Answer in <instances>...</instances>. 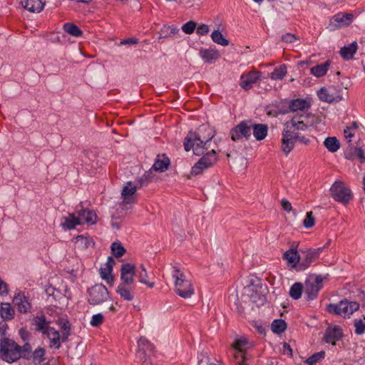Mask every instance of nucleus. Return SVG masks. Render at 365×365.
<instances>
[{"instance_id":"1","label":"nucleus","mask_w":365,"mask_h":365,"mask_svg":"<svg viewBox=\"0 0 365 365\" xmlns=\"http://www.w3.org/2000/svg\"><path fill=\"white\" fill-rule=\"evenodd\" d=\"M214 135V131L208 125H201L195 131L190 130L185 138V150L192 149L195 155H201L210 148Z\"/></svg>"},{"instance_id":"2","label":"nucleus","mask_w":365,"mask_h":365,"mask_svg":"<svg viewBox=\"0 0 365 365\" xmlns=\"http://www.w3.org/2000/svg\"><path fill=\"white\" fill-rule=\"evenodd\" d=\"M172 277L175 279V292L180 297L187 299L194 294L192 282L177 267H173Z\"/></svg>"},{"instance_id":"3","label":"nucleus","mask_w":365,"mask_h":365,"mask_svg":"<svg viewBox=\"0 0 365 365\" xmlns=\"http://www.w3.org/2000/svg\"><path fill=\"white\" fill-rule=\"evenodd\" d=\"M20 346L14 340L3 338L0 340V358L8 363H12L21 358Z\"/></svg>"},{"instance_id":"4","label":"nucleus","mask_w":365,"mask_h":365,"mask_svg":"<svg viewBox=\"0 0 365 365\" xmlns=\"http://www.w3.org/2000/svg\"><path fill=\"white\" fill-rule=\"evenodd\" d=\"M359 309V304L356 302H349L346 299L341 300L338 304H329L327 311L343 317H349L354 312Z\"/></svg>"},{"instance_id":"5","label":"nucleus","mask_w":365,"mask_h":365,"mask_svg":"<svg viewBox=\"0 0 365 365\" xmlns=\"http://www.w3.org/2000/svg\"><path fill=\"white\" fill-rule=\"evenodd\" d=\"M202 155V158L192 168L191 174L192 175L202 173L205 170L212 167L218 160V155L215 149L207 150Z\"/></svg>"},{"instance_id":"6","label":"nucleus","mask_w":365,"mask_h":365,"mask_svg":"<svg viewBox=\"0 0 365 365\" xmlns=\"http://www.w3.org/2000/svg\"><path fill=\"white\" fill-rule=\"evenodd\" d=\"M109 292L102 284H96L88 289V301L91 305H98L107 301Z\"/></svg>"},{"instance_id":"7","label":"nucleus","mask_w":365,"mask_h":365,"mask_svg":"<svg viewBox=\"0 0 365 365\" xmlns=\"http://www.w3.org/2000/svg\"><path fill=\"white\" fill-rule=\"evenodd\" d=\"M331 197L337 202L348 203L352 199L351 190L341 182H335L330 188Z\"/></svg>"},{"instance_id":"8","label":"nucleus","mask_w":365,"mask_h":365,"mask_svg":"<svg viewBox=\"0 0 365 365\" xmlns=\"http://www.w3.org/2000/svg\"><path fill=\"white\" fill-rule=\"evenodd\" d=\"M324 247H318L317 249H307L302 251L300 262L297 264V269L299 271L305 270L313 262H314L319 257Z\"/></svg>"},{"instance_id":"9","label":"nucleus","mask_w":365,"mask_h":365,"mask_svg":"<svg viewBox=\"0 0 365 365\" xmlns=\"http://www.w3.org/2000/svg\"><path fill=\"white\" fill-rule=\"evenodd\" d=\"M322 282L323 278L319 275L306 281L304 290L308 300H313L317 297L319 291L323 287Z\"/></svg>"},{"instance_id":"10","label":"nucleus","mask_w":365,"mask_h":365,"mask_svg":"<svg viewBox=\"0 0 365 365\" xmlns=\"http://www.w3.org/2000/svg\"><path fill=\"white\" fill-rule=\"evenodd\" d=\"M137 358L140 361L145 362L154 350L153 345L145 338L140 337L138 341Z\"/></svg>"},{"instance_id":"11","label":"nucleus","mask_w":365,"mask_h":365,"mask_svg":"<svg viewBox=\"0 0 365 365\" xmlns=\"http://www.w3.org/2000/svg\"><path fill=\"white\" fill-rule=\"evenodd\" d=\"M231 139L233 141H237L242 138L249 139L251 136V128L250 125L247 124V122L242 121L230 130Z\"/></svg>"},{"instance_id":"12","label":"nucleus","mask_w":365,"mask_h":365,"mask_svg":"<svg viewBox=\"0 0 365 365\" xmlns=\"http://www.w3.org/2000/svg\"><path fill=\"white\" fill-rule=\"evenodd\" d=\"M307 116L302 115L299 117L294 116L290 122L287 123L285 130L290 131L292 134L299 135V130H306L308 128L307 120Z\"/></svg>"},{"instance_id":"13","label":"nucleus","mask_w":365,"mask_h":365,"mask_svg":"<svg viewBox=\"0 0 365 365\" xmlns=\"http://www.w3.org/2000/svg\"><path fill=\"white\" fill-rule=\"evenodd\" d=\"M137 190L136 186L132 182H128L123 187L121 195L123 197L122 202L120 203L121 209H125V206L135 202L133 195Z\"/></svg>"},{"instance_id":"14","label":"nucleus","mask_w":365,"mask_h":365,"mask_svg":"<svg viewBox=\"0 0 365 365\" xmlns=\"http://www.w3.org/2000/svg\"><path fill=\"white\" fill-rule=\"evenodd\" d=\"M261 73L257 71H252L246 73H243L240 77V86L245 91L252 88L253 84L256 83L259 79Z\"/></svg>"},{"instance_id":"15","label":"nucleus","mask_w":365,"mask_h":365,"mask_svg":"<svg viewBox=\"0 0 365 365\" xmlns=\"http://www.w3.org/2000/svg\"><path fill=\"white\" fill-rule=\"evenodd\" d=\"M295 137H298L297 134H292L290 131L284 130L282 138V150L285 155H288L294 147L296 140Z\"/></svg>"},{"instance_id":"16","label":"nucleus","mask_w":365,"mask_h":365,"mask_svg":"<svg viewBox=\"0 0 365 365\" xmlns=\"http://www.w3.org/2000/svg\"><path fill=\"white\" fill-rule=\"evenodd\" d=\"M135 274V267L130 263H125L120 268V284H132Z\"/></svg>"},{"instance_id":"17","label":"nucleus","mask_w":365,"mask_h":365,"mask_svg":"<svg viewBox=\"0 0 365 365\" xmlns=\"http://www.w3.org/2000/svg\"><path fill=\"white\" fill-rule=\"evenodd\" d=\"M77 216L81 225L90 224L94 225L96 223L97 215L95 212L89 209H81L76 211Z\"/></svg>"},{"instance_id":"18","label":"nucleus","mask_w":365,"mask_h":365,"mask_svg":"<svg viewBox=\"0 0 365 365\" xmlns=\"http://www.w3.org/2000/svg\"><path fill=\"white\" fill-rule=\"evenodd\" d=\"M32 324L35 327V331L41 333L43 335L51 328L50 321H48L43 314L36 315L33 319Z\"/></svg>"},{"instance_id":"19","label":"nucleus","mask_w":365,"mask_h":365,"mask_svg":"<svg viewBox=\"0 0 365 365\" xmlns=\"http://www.w3.org/2000/svg\"><path fill=\"white\" fill-rule=\"evenodd\" d=\"M134 289L135 287L132 284H119L116 289V292L122 299L132 301L135 297Z\"/></svg>"},{"instance_id":"20","label":"nucleus","mask_w":365,"mask_h":365,"mask_svg":"<svg viewBox=\"0 0 365 365\" xmlns=\"http://www.w3.org/2000/svg\"><path fill=\"white\" fill-rule=\"evenodd\" d=\"M343 336L341 329L338 326L329 327L325 332L324 341L327 343L335 344V341L339 340Z\"/></svg>"},{"instance_id":"21","label":"nucleus","mask_w":365,"mask_h":365,"mask_svg":"<svg viewBox=\"0 0 365 365\" xmlns=\"http://www.w3.org/2000/svg\"><path fill=\"white\" fill-rule=\"evenodd\" d=\"M354 16L352 14L339 12L332 17V20L336 23L337 27H344L349 26Z\"/></svg>"},{"instance_id":"22","label":"nucleus","mask_w":365,"mask_h":365,"mask_svg":"<svg viewBox=\"0 0 365 365\" xmlns=\"http://www.w3.org/2000/svg\"><path fill=\"white\" fill-rule=\"evenodd\" d=\"M21 4L23 7L30 12H40L43 10L44 0H21Z\"/></svg>"},{"instance_id":"23","label":"nucleus","mask_w":365,"mask_h":365,"mask_svg":"<svg viewBox=\"0 0 365 365\" xmlns=\"http://www.w3.org/2000/svg\"><path fill=\"white\" fill-rule=\"evenodd\" d=\"M14 303L21 313H26L30 311L31 304L28 299L21 293H18L14 298Z\"/></svg>"},{"instance_id":"24","label":"nucleus","mask_w":365,"mask_h":365,"mask_svg":"<svg viewBox=\"0 0 365 365\" xmlns=\"http://www.w3.org/2000/svg\"><path fill=\"white\" fill-rule=\"evenodd\" d=\"M44 335L49 339V346L51 348L58 349L61 347V339L62 336H61L59 331L56 329L51 327Z\"/></svg>"},{"instance_id":"25","label":"nucleus","mask_w":365,"mask_h":365,"mask_svg":"<svg viewBox=\"0 0 365 365\" xmlns=\"http://www.w3.org/2000/svg\"><path fill=\"white\" fill-rule=\"evenodd\" d=\"M346 158L349 160L359 159L363 163H365V155L363 150L361 148L349 146L345 152Z\"/></svg>"},{"instance_id":"26","label":"nucleus","mask_w":365,"mask_h":365,"mask_svg":"<svg viewBox=\"0 0 365 365\" xmlns=\"http://www.w3.org/2000/svg\"><path fill=\"white\" fill-rule=\"evenodd\" d=\"M251 130L253 132V135L257 140H264L268 133V127L265 124L254 123L250 125Z\"/></svg>"},{"instance_id":"27","label":"nucleus","mask_w":365,"mask_h":365,"mask_svg":"<svg viewBox=\"0 0 365 365\" xmlns=\"http://www.w3.org/2000/svg\"><path fill=\"white\" fill-rule=\"evenodd\" d=\"M81 225L78 216L75 213H69L68 216L63 217L61 223L65 230L74 229L76 225Z\"/></svg>"},{"instance_id":"28","label":"nucleus","mask_w":365,"mask_h":365,"mask_svg":"<svg viewBox=\"0 0 365 365\" xmlns=\"http://www.w3.org/2000/svg\"><path fill=\"white\" fill-rule=\"evenodd\" d=\"M170 161L165 155H158L152 168L155 171L164 172L168 169Z\"/></svg>"},{"instance_id":"29","label":"nucleus","mask_w":365,"mask_h":365,"mask_svg":"<svg viewBox=\"0 0 365 365\" xmlns=\"http://www.w3.org/2000/svg\"><path fill=\"white\" fill-rule=\"evenodd\" d=\"M318 97L319 98L320 100L328 103H331L334 101H340L341 99V97H340L339 96H334L331 92V88H322L318 91Z\"/></svg>"},{"instance_id":"30","label":"nucleus","mask_w":365,"mask_h":365,"mask_svg":"<svg viewBox=\"0 0 365 365\" xmlns=\"http://www.w3.org/2000/svg\"><path fill=\"white\" fill-rule=\"evenodd\" d=\"M357 43L354 41L351 44L342 47L339 53L344 59L349 60L353 58L357 51Z\"/></svg>"},{"instance_id":"31","label":"nucleus","mask_w":365,"mask_h":365,"mask_svg":"<svg viewBox=\"0 0 365 365\" xmlns=\"http://www.w3.org/2000/svg\"><path fill=\"white\" fill-rule=\"evenodd\" d=\"M289 108L292 111L305 110L310 108V103L307 100L297 98L290 101Z\"/></svg>"},{"instance_id":"32","label":"nucleus","mask_w":365,"mask_h":365,"mask_svg":"<svg viewBox=\"0 0 365 365\" xmlns=\"http://www.w3.org/2000/svg\"><path fill=\"white\" fill-rule=\"evenodd\" d=\"M138 281L144 284L148 285L150 288H153L155 286V283L153 282H149L147 280L148 277V274L147 270L145 269L144 265L141 264L139 268H135V274Z\"/></svg>"},{"instance_id":"33","label":"nucleus","mask_w":365,"mask_h":365,"mask_svg":"<svg viewBox=\"0 0 365 365\" xmlns=\"http://www.w3.org/2000/svg\"><path fill=\"white\" fill-rule=\"evenodd\" d=\"M283 258L286 259L289 264L293 267H297V264L300 262L301 257L298 252L293 249H289L284 253Z\"/></svg>"},{"instance_id":"34","label":"nucleus","mask_w":365,"mask_h":365,"mask_svg":"<svg viewBox=\"0 0 365 365\" xmlns=\"http://www.w3.org/2000/svg\"><path fill=\"white\" fill-rule=\"evenodd\" d=\"M330 66V61H327L321 64L317 65L311 68V73L314 76L322 77L327 73Z\"/></svg>"},{"instance_id":"35","label":"nucleus","mask_w":365,"mask_h":365,"mask_svg":"<svg viewBox=\"0 0 365 365\" xmlns=\"http://www.w3.org/2000/svg\"><path fill=\"white\" fill-rule=\"evenodd\" d=\"M200 55L206 63H212L219 58V52L213 49H203L200 51Z\"/></svg>"},{"instance_id":"36","label":"nucleus","mask_w":365,"mask_h":365,"mask_svg":"<svg viewBox=\"0 0 365 365\" xmlns=\"http://www.w3.org/2000/svg\"><path fill=\"white\" fill-rule=\"evenodd\" d=\"M0 316L4 320H11L14 318V310L9 303H1L0 307Z\"/></svg>"},{"instance_id":"37","label":"nucleus","mask_w":365,"mask_h":365,"mask_svg":"<svg viewBox=\"0 0 365 365\" xmlns=\"http://www.w3.org/2000/svg\"><path fill=\"white\" fill-rule=\"evenodd\" d=\"M46 349L42 347H38L36 349L32 354H31V359H32L33 364L35 365L40 364L46 360Z\"/></svg>"},{"instance_id":"38","label":"nucleus","mask_w":365,"mask_h":365,"mask_svg":"<svg viewBox=\"0 0 365 365\" xmlns=\"http://www.w3.org/2000/svg\"><path fill=\"white\" fill-rule=\"evenodd\" d=\"M324 145L331 153L336 152L340 148V143L336 137H328L324 141Z\"/></svg>"},{"instance_id":"39","label":"nucleus","mask_w":365,"mask_h":365,"mask_svg":"<svg viewBox=\"0 0 365 365\" xmlns=\"http://www.w3.org/2000/svg\"><path fill=\"white\" fill-rule=\"evenodd\" d=\"M63 30L71 36L79 37L82 35V31L73 23H66L63 24Z\"/></svg>"},{"instance_id":"40","label":"nucleus","mask_w":365,"mask_h":365,"mask_svg":"<svg viewBox=\"0 0 365 365\" xmlns=\"http://www.w3.org/2000/svg\"><path fill=\"white\" fill-rule=\"evenodd\" d=\"M287 73V67L285 65H280L278 67H276L273 72L271 73L270 74V78L272 79V80H275V81H277V80H282V78H284V77L285 76Z\"/></svg>"},{"instance_id":"41","label":"nucleus","mask_w":365,"mask_h":365,"mask_svg":"<svg viewBox=\"0 0 365 365\" xmlns=\"http://www.w3.org/2000/svg\"><path fill=\"white\" fill-rule=\"evenodd\" d=\"M247 344V341L246 339H237L235 340L233 344V347L235 350H238V353L242 358L245 357L246 352V345Z\"/></svg>"},{"instance_id":"42","label":"nucleus","mask_w":365,"mask_h":365,"mask_svg":"<svg viewBox=\"0 0 365 365\" xmlns=\"http://www.w3.org/2000/svg\"><path fill=\"white\" fill-rule=\"evenodd\" d=\"M287 324L283 319H275L271 324L272 331L275 334H281L285 331Z\"/></svg>"},{"instance_id":"43","label":"nucleus","mask_w":365,"mask_h":365,"mask_svg":"<svg viewBox=\"0 0 365 365\" xmlns=\"http://www.w3.org/2000/svg\"><path fill=\"white\" fill-rule=\"evenodd\" d=\"M211 38L215 43L221 46H225L229 44V41L218 30H215L212 33Z\"/></svg>"},{"instance_id":"44","label":"nucleus","mask_w":365,"mask_h":365,"mask_svg":"<svg viewBox=\"0 0 365 365\" xmlns=\"http://www.w3.org/2000/svg\"><path fill=\"white\" fill-rule=\"evenodd\" d=\"M303 291V286L300 282H295L290 288L289 295L294 299H299Z\"/></svg>"},{"instance_id":"45","label":"nucleus","mask_w":365,"mask_h":365,"mask_svg":"<svg viewBox=\"0 0 365 365\" xmlns=\"http://www.w3.org/2000/svg\"><path fill=\"white\" fill-rule=\"evenodd\" d=\"M325 357V352L324 351H321L317 353H314L308 359H306L305 363L309 365H315L317 363L321 361Z\"/></svg>"},{"instance_id":"46","label":"nucleus","mask_w":365,"mask_h":365,"mask_svg":"<svg viewBox=\"0 0 365 365\" xmlns=\"http://www.w3.org/2000/svg\"><path fill=\"white\" fill-rule=\"evenodd\" d=\"M354 332L357 335L365 333V317L364 319H356L354 321Z\"/></svg>"},{"instance_id":"47","label":"nucleus","mask_w":365,"mask_h":365,"mask_svg":"<svg viewBox=\"0 0 365 365\" xmlns=\"http://www.w3.org/2000/svg\"><path fill=\"white\" fill-rule=\"evenodd\" d=\"M110 248L113 255L115 257H122L125 252V248L122 246V245L120 242H113Z\"/></svg>"},{"instance_id":"48","label":"nucleus","mask_w":365,"mask_h":365,"mask_svg":"<svg viewBox=\"0 0 365 365\" xmlns=\"http://www.w3.org/2000/svg\"><path fill=\"white\" fill-rule=\"evenodd\" d=\"M19 349L21 358H23L26 360L31 359V346L29 342H26L22 346H20Z\"/></svg>"},{"instance_id":"49","label":"nucleus","mask_w":365,"mask_h":365,"mask_svg":"<svg viewBox=\"0 0 365 365\" xmlns=\"http://www.w3.org/2000/svg\"><path fill=\"white\" fill-rule=\"evenodd\" d=\"M154 171L155 170L153 168H151L144 173V175L140 178V184L142 185H146L154 180V178H155Z\"/></svg>"},{"instance_id":"50","label":"nucleus","mask_w":365,"mask_h":365,"mask_svg":"<svg viewBox=\"0 0 365 365\" xmlns=\"http://www.w3.org/2000/svg\"><path fill=\"white\" fill-rule=\"evenodd\" d=\"M104 322V316L101 313L96 314L92 316L90 324L93 327H98Z\"/></svg>"},{"instance_id":"51","label":"nucleus","mask_w":365,"mask_h":365,"mask_svg":"<svg viewBox=\"0 0 365 365\" xmlns=\"http://www.w3.org/2000/svg\"><path fill=\"white\" fill-rule=\"evenodd\" d=\"M59 324L61 325V328L64 330V331L62 334V341H65L68 335H69V330H70V324L68 321H65L63 319L58 320Z\"/></svg>"},{"instance_id":"52","label":"nucleus","mask_w":365,"mask_h":365,"mask_svg":"<svg viewBox=\"0 0 365 365\" xmlns=\"http://www.w3.org/2000/svg\"><path fill=\"white\" fill-rule=\"evenodd\" d=\"M196 29V23L193 21H189L182 26V31L186 34H191Z\"/></svg>"},{"instance_id":"53","label":"nucleus","mask_w":365,"mask_h":365,"mask_svg":"<svg viewBox=\"0 0 365 365\" xmlns=\"http://www.w3.org/2000/svg\"><path fill=\"white\" fill-rule=\"evenodd\" d=\"M315 219L313 216L312 212H308L306 217L303 221V225L306 228H311L314 225Z\"/></svg>"},{"instance_id":"54","label":"nucleus","mask_w":365,"mask_h":365,"mask_svg":"<svg viewBox=\"0 0 365 365\" xmlns=\"http://www.w3.org/2000/svg\"><path fill=\"white\" fill-rule=\"evenodd\" d=\"M113 269L111 268L107 267L105 266L104 267L101 268V276L103 279H106L108 282H109L110 279H113L111 276V272Z\"/></svg>"},{"instance_id":"55","label":"nucleus","mask_w":365,"mask_h":365,"mask_svg":"<svg viewBox=\"0 0 365 365\" xmlns=\"http://www.w3.org/2000/svg\"><path fill=\"white\" fill-rule=\"evenodd\" d=\"M344 137L347 141L348 147L352 146L353 143H351V138L354 137L356 132L351 129H350L349 127H346L344 130Z\"/></svg>"},{"instance_id":"56","label":"nucleus","mask_w":365,"mask_h":365,"mask_svg":"<svg viewBox=\"0 0 365 365\" xmlns=\"http://www.w3.org/2000/svg\"><path fill=\"white\" fill-rule=\"evenodd\" d=\"M281 38L283 42L289 43H294L299 40V37L291 33H287L282 35Z\"/></svg>"},{"instance_id":"57","label":"nucleus","mask_w":365,"mask_h":365,"mask_svg":"<svg viewBox=\"0 0 365 365\" xmlns=\"http://www.w3.org/2000/svg\"><path fill=\"white\" fill-rule=\"evenodd\" d=\"M163 32H167L168 34L166 35L168 37L174 36L175 34H177L179 32V29L177 27L172 26H164L163 29Z\"/></svg>"},{"instance_id":"58","label":"nucleus","mask_w":365,"mask_h":365,"mask_svg":"<svg viewBox=\"0 0 365 365\" xmlns=\"http://www.w3.org/2000/svg\"><path fill=\"white\" fill-rule=\"evenodd\" d=\"M76 242H81V244H84L86 247H89L91 244H94L93 242L89 239L88 237H83V235H78L76 237Z\"/></svg>"},{"instance_id":"59","label":"nucleus","mask_w":365,"mask_h":365,"mask_svg":"<svg viewBox=\"0 0 365 365\" xmlns=\"http://www.w3.org/2000/svg\"><path fill=\"white\" fill-rule=\"evenodd\" d=\"M210 29L207 24H202L197 27V34L198 35H205L208 34Z\"/></svg>"},{"instance_id":"60","label":"nucleus","mask_w":365,"mask_h":365,"mask_svg":"<svg viewBox=\"0 0 365 365\" xmlns=\"http://www.w3.org/2000/svg\"><path fill=\"white\" fill-rule=\"evenodd\" d=\"M282 353L289 357L292 356V349L289 344L286 342L283 344Z\"/></svg>"},{"instance_id":"61","label":"nucleus","mask_w":365,"mask_h":365,"mask_svg":"<svg viewBox=\"0 0 365 365\" xmlns=\"http://www.w3.org/2000/svg\"><path fill=\"white\" fill-rule=\"evenodd\" d=\"M281 205L283 210L286 212H290L292 210L291 203L287 199H282L281 200Z\"/></svg>"},{"instance_id":"62","label":"nucleus","mask_w":365,"mask_h":365,"mask_svg":"<svg viewBox=\"0 0 365 365\" xmlns=\"http://www.w3.org/2000/svg\"><path fill=\"white\" fill-rule=\"evenodd\" d=\"M8 294L7 284L0 278V294L5 295Z\"/></svg>"},{"instance_id":"63","label":"nucleus","mask_w":365,"mask_h":365,"mask_svg":"<svg viewBox=\"0 0 365 365\" xmlns=\"http://www.w3.org/2000/svg\"><path fill=\"white\" fill-rule=\"evenodd\" d=\"M295 140L296 141L298 140L299 143L304 145H309L310 143L309 138H306L305 136H302L300 134L298 135V137H295Z\"/></svg>"},{"instance_id":"64","label":"nucleus","mask_w":365,"mask_h":365,"mask_svg":"<svg viewBox=\"0 0 365 365\" xmlns=\"http://www.w3.org/2000/svg\"><path fill=\"white\" fill-rule=\"evenodd\" d=\"M138 43V39L135 38H129L123 40L120 42V44H136Z\"/></svg>"}]
</instances>
